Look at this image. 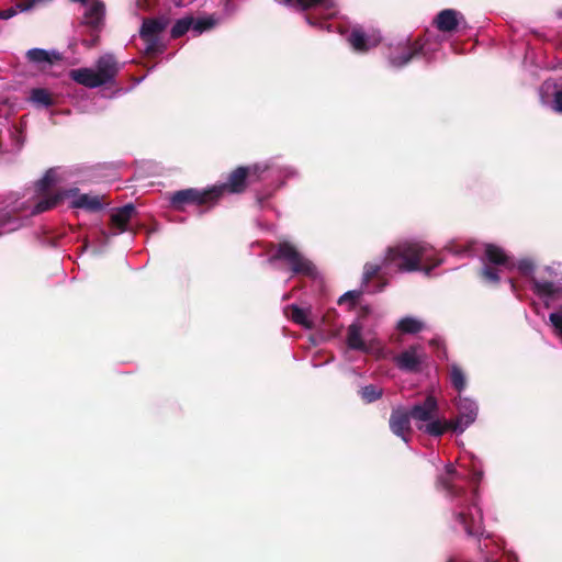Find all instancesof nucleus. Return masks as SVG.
Segmentation results:
<instances>
[{
	"mask_svg": "<svg viewBox=\"0 0 562 562\" xmlns=\"http://www.w3.org/2000/svg\"><path fill=\"white\" fill-rule=\"evenodd\" d=\"M215 199L212 188L205 191H199L195 189L181 190L171 196V203L173 206L180 209L184 204L196 203L204 204Z\"/></svg>",
	"mask_w": 562,
	"mask_h": 562,
	"instance_id": "15",
	"label": "nucleus"
},
{
	"mask_svg": "<svg viewBox=\"0 0 562 562\" xmlns=\"http://www.w3.org/2000/svg\"><path fill=\"white\" fill-rule=\"evenodd\" d=\"M430 344H431V345H435V344H436V345H438V344H439V340H438V339H432Z\"/></svg>",
	"mask_w": 562,
	"mask_h": 562,
	"instance_id": "37",
	"label": "nucleus"
},
{
	"mask_svg": "<svg viewBox=\"0 0 562 562\" xmlns=\"http://www.w3.org/2000/svg\"><path fill=\"white\" fill-rule=\"evenodd\" d=\"M409 411L416 427L427 435L439 437L449 430L448 420L439 418V407L434 396H427L423 403L415 404Z\"/></svg>",
	"mask_w": 562,
	"mask_h": 562,
	"instance_id": "3",
	"label": "nucleus"
},
{
	"mask_svg": "<svg viewBox=\"0 0 562 562\" xmlns=\"http://www.w3.org/2000/svg\"><path fill=\"white\" fill-rule=\"evenodd\" d=\"M359 295H360V292H358V291H349V292L345 293L344 295H341L338 302H339V304H344L347 301L353 302L356 299L359 297Z\"/></svg>",
	"mask_w": 562,
	"mask_h": 562,
	"instance_id": "35",
	"label": "nucleus"
},
{
	"mask_svg": "<svg viewBox=\"0 0 562 562\" xmlns=\"http://www.w3.org/2000/svg\"><path fill=\"white\" fill-rule=\"evenodd\" d=\"M483 477V472L481 469H479L475 464H473V468L471 470L470 475V482L473 484H477Z\"/></svg>",
	"mask_w": 562,
	"mask_h": 562,
	"instance_id": "34",
	"label": "nucleus"
},
{
	"mask_svg": "<svg viewBox=\"0 0 562 562\" xmlns=\"http://www.w3.org/2000/svg\"><path fill=\"white\" fill-rule=\"evenodd\" d=\"M450 381L453 387L459 392L464 390L467 384L465 375L457 364H452L450 368Z\"/></svg>",
	"mask_w": 562,
	"mask_h": 562,
	"instance_id": "27",
	"label": "nucleus"
},
{
	"mask_svg": "<svg viewBox=\"0 0 562 562\" xmlns=\"http://www.w3.org/2000/svg\"><path fill=\"white\" fill-rule=\"evenodd\" d=\"M135 213V207L132 204L124 205L115 210L111 215L112 225L116 228L114 235L122 233L126 229L128 221Z\"/></svg>",
	"mask_w": 562,
	"mask_h": 562,
	"instance_id": "22",
	"label": "nucleus"
},
{
	"mask_svg": "<svg viewBox=\"0 0 562 562\" xmlns=\"http://www.w3.org/2000/svg\"><path fill=\"white\" fill-rule=\"evenodd\" d=\"M65 198L70 199V206L83 209L90 212L101 210L102 203L98 195L80 193L78 189H70L64 192Z\"/></svg>",
	"mask_w": 562,
	"mask_h": 562,
	"instance_id": "16",
	"label": "nucleus"
},
{
	"mask_svg": "<svg viewBox=\"0 0 562 562\" xmlns=\"http://www.w3.org/2000/svg\"><path fill=\"white\" fill-rule=\"evenodd\" d=\"M510 284H512V288L515 289V284L513 283L512 280H509Z\"/></svg>",
	"mask_w": 562,
	"mask_h": 562,
	"instance_id": "39",
	"label": "nucleus"
},
{
	"mask_svg": "<svg viewBox=\"0 0 562 562\" xmlns=\"http://www.w3.org/2000/svg\"><path fill=\"white\" fill-rule=\"evenodd\" d=\"M461 474L453 464L446 465L445 473L438 476L437 485L454 503L453 516L456 521L469 536L483 535L482 512L476 503V490L469 496L465 490L457 486L454 481L461 479Z\"/></svg>",
	"mask_w": 562,
	"mask_h": 562,
	"instance_id": "2",
	"label": "nucleus"
},
{
	"mask_svg": "<svg viewBox=\"0 0 562 562\" xmlns=\"http://www.w3.org/2000/svg\"><path fill=\"white\" fill-rule=\"evenodd\" d=\"M347 345L349 348L369 353L381 351L380 342L376 338L364 340L361 335V326L353 323L348 328Z\"/></svg>",
	"mask_w": 562,
	"mask_h": 562,
	"instance_id": "11",
	"label": "nucleus"
},
{
	"mask_svg": "<svg viewBox=\"0 0 562 562\" xmlns=\"http://www.w3.org/2000/svg\"><path fill=\"white\" fill-rule=\"evenodd\" d=\"M27 58L36 64H52V56L49 52L41 48H32L27 52ZM56 57V55L54 54Z\"/></svg>",
	"mask_w": 562,
	"mask_h": 562,
	"instance_id": "26",
	"label": "nucleus"
},
{
	"mask_svg": "<svg viewBox=\"0 0 562 562\" xmlns=\"http://www.w3.org/2000/svg\"><path fill=\"white\" fill-rule=\"evenodd\" d=\"M360 393L363 400L371 403L380 398L382 391L375 385H367L362 387Z\"/></svg>",
	"mask_w": 562,
	"mask_h": 562,
	"instance_id": "31",
	"label": "nucleus"
},
{
	"mask_svg": "<svg viewBox=\"0 0 562 562\" xmlns=\"http://www.w3.org/2000/svg\"><path fill=\"white\" fill-rule=\"evenodd\" d=\"M168 20L165 18L147 19L143 21L140 27V36L146 42V52L154 54L159 52L158 37L160 33L167 27Z\"/></svg>",
	"mask_w": 562,
	"mask_h": 562,
	"instance_id": "9",
	"label": "nucleus"
},
{
	"mask_svg": "<svg viewBox=\"0 0 562 562\" xmlns=\"http://www.w3.org/2000/svg\"><path fill=\"white\" fill-rule=\"evenodd\" d=\"M70 77L76 82L88 88L102 86V80L100 79L97 70L92 68L74 69L70 71Z\"/></svg>",
	"mask_w": 562,
	"mask_h": 562,
	"instance_id": "20",
	"label": "nucleus"
},
{
	"mask_svg": "<svg viewBox=\"0 0 562 562\" xmlns=\"http://www.w3.org/2000/svg\"><path fill=\"white\" fill-rule=\"evenodd\" d=\"M280 2L300 10L311 9L324 19H330L337 13L334 0H280Z\"/></svg>",
	"mask_w": 562,
	"mask_h": 562,
	"instance_id": "10",
	"label": "nucleus"
},
{
	"mask_svg": "<svg viewBox=\"0 0 562 562\" xmlns=\"http://www.w3.org/2000/svg\"><path fill=\"white\" fill-rule=\"evenodd\" d=\"M313 19H314L313 16H310V15H307V16H306V20H307V22H308L310 24H315V22L313 21Z\"/></svg>",
	"mask_w": 562,
	"mask_h": 562,
	"instance_id": "36",
	"label": "nucleus"
},
{
	"mask_svg": "<svg viewBox=\"0 0 562 562\" xmlns=\"http://www.w3.org/2000/svg\"><path fill=\"white\" fill-rule=\"evenodd\" d=\"M266 168V166L261 167L259 165L237 168L231 173L226 183L212 187L215 198L220 196L224 191H228L231 193H239L244 191L247 177L258 175L260 171H265Z\"/></svg>",
	"mask_w": 562,
	"mask_h": 562,
	"instance_id": "7",
	"label": "nucleus"
},
{
	"mask_svg": "<svg viewBox=\"0 0 562 562\" xmlns=\"http://www.w3.org/2000/svg\"><path fill=\"white\" fill-rule=\"evenodd\" d=\"M540 100L554 112L562 113V83L554 80H546L540 87Z\"/></svg>",
	"mask_w": 562,
	"mask_h": 562,
	"instance_id": "14",
	"label": "nucleus"
},
{
	"mask_svg": "<svg viewBox=\"0 0 562 562\" xmlns=\"http://www.w3.org/2000/svg\"><path fill=\"white\" fill-rule=\"evenodd\" d=\"M485 259L487 265L482 269V274L486 281L497 283L499 272L512 271L515 267L513 259L498 246L487 244L485 246Z\"/></svg>",
	"mask_w": 562,
	"mask_h": 562,
	"instance_id": "4",
	"label": "nucleus"
},
{
	"mask_svg": "<svg viewBox=\"0 0 562 562\" xmlns=\"http://www.w3.org/2000/svg\"><path fill=\"white\" fill-rule=\"evenodd\" d=\"M419 52L422 54H426L424 52V44L416 46L414 49L413 48L407 49L405 53H403L401 55V57L391 56L390 63L395 67H402V66L406 65L413 58V56Z\"/></svg>",
	"mask_w": 562,
	"mask_h": 562,
	"instance_id": "25",
	"label": "nucleus"
},
{
	"mask_svg": "<svg viewBox=\"0 0 562 562\" xmlns=\"http://www.w3.org/2000/svg\"><path fill=\"white\" fill-rule=\"evenodd\" d=\"M411 411L402 407L394 408L390 417L392 432L401 437L405 442L408 441L407 435L411 432Z\"/></svg>",
	"mask_w": 562,
	"mask_h": 562,
	"instance_id": "17",
	"label": "nucleus"
},
{
	"mask_svg": "<svg viewBox=\"0 0 562 562\" xmlns=\"http://www.w3.org/2000/svg\"><path fill=\"white\" fill-rule=\"evenodd\" d=\"M462 15L452 9L442 10L436 18V25L442 32H451L457 29Z\"/></svg>",
	"mask_w": 562,
	"mask_h": 562,
	"instance_id": "21",
	"label": "nucleus"
},
{
	"mask_svg": "<svg viewBox=\"0 0 562 562\" xmlns=\"http://www.w3.org/2000/svg\"><path fill=\"white\" fill-rule=\"evenodd\" d=\"M381 41V36L376 32L364 33L361 30H353L349 36V43L357 52H367L371 47H375Z\"/></svg>",
	"mask_w": 562,
	"mask_h": 562,
	"instance_id": "18",
	"label": "nucleus"
},
{
	"mask_svg": "<svg viewBox=\"0 0 562 562\" xmlns=\"http://www.w3.org/2000/svg\"><path fill=\"white\" fill-rule=\"evenodd\" d=\"M95 70L102 80V85H105L115 77L119 67L112 55H104L99 58Z\"/></svg>",
	"mask_w": 562,
	"mask_h": 562,
	"instance_id": "19",
	"label": "nucleus"
},
{
	"mask_svg": "<svg viewBox=\"0 0 562 562\" xmlns=\"http://www.w3.org/2000/svg\"><path fill=\"white\" fill-rule=\"evenodd\" d=\"M58 179L57 170L49 169L44 177L37 181L36 191L43 194L41 199L33 207L32 214H40L54 207L58 201L65 198L63 193L50 194V189L56 184Z\"/></svg>",
	"mask_w": 562,
	"mask_h": 562,
	"instance_id": "5",
	"label": "nucleus"
},
{
	"mask_svg": "<svg viewBox=\"0 0 562 562\" xmlns=\"http://www.w3.org/2000/svg\"><path fill=\"white\" fill-rule=\"evenodd\" d=\"M397 329L404 334H416L424 329V323L416 317L406 316L398 321Z\"/></svg>",
	"mask_w": 562,
	"mask_h": 562,
	"instance_id": "23",
	"label": "nucleus"
},
{
	"mask_svg": "<svg viewBox=\"0 0 562 562\" xmlns=\"http://www.w3.org/2000/svg\"><path fill=\"white\" fill-rule=\"evenodd\" d=\"M22 209H23L22 206H14V207H13V211H20V210H22Z\"/></svg>",
	"mask_w": 562,
	"mask_h": 562,
	"instance_id": "38",
	"label": "nucleus"
},
{
	"mask_svg": "<svg viewBox=\"0 0 562 562\" xmlns=\"http://www.w3.org/2000/svg\"><path fill=\"white\" fill-rule=\"evenodd\" d=\"M426 358L424 350L419 346H413L394 358L398 369L406 372H417Z\"/></svg>",
	"mask_w": 562,
	"mask_h": 562,
	"instance_id": "12",
	"label": "nucleus"
},
{
	"mask_svg": "<svg viewBox=\"0 0 562 562\" xmlns=\"http://www.w3.org/2000/svg\"><path fill=\"white\" fill-rule=\"evenodd\" d=\"M440 263L435 258L431 247L422 243H403L390 248L382 262L367 263L364 267L363 280L368 282L378 274H386L393 271L411 272L425 269L426 273Z\"/></svg>",
	"mask_w": 562,
	"mask_h": 562,
	"instance_id": "1",
	"label": "nucleus"
},
{
	"mask_svg": "<svg viewBox=\"0 0 562 562\" xmlns=\"http://www.w3.org/2000/svg\"><path fill=\"white\" fill-rule=\"evenodd\" d=\"M216 21L213 18H203L194 21L192 18L187 16L178 20L171 29V36L173 38L182 36L187 33L191 27L196 34H201L202 32L210 30L215 25Z\"/></svg>",
	"mask_w": 562,
	"mask_h": 562,
	"instance_id": "13",
	"label": "nucleus"
},
{
	"mask_svg": "<svg viewBox=\"0 0 562 562\" xmlns=\"http://www.w3.org/2000/svg\"><path fill=\"white\" fill-rule=\"evenodd\" d=\"M533 290L542 299L549 300L559 292V286L551 282H540L533 280Z\"/></svg>",
	"mask_w": 562,
	"mask_h": 562,
	"instance_id": "24",
	"label": "nucleus"
},
{
	"mask_svg": "<svg viewBox=\"0 0 562 562\" xmlns=\"http://www.w3.org/2000/svg\"><path fill=\"white\" fill-rule=\"evenodd\" d=\"M19 226V222L9 214L0 215V234L13 232L18 229Z\"/></svg>",
	"mask_w": 562,
	"mask_h": 562,
	"instance_id": "30",
	"label": "nucleus"
},
{
	"mask_svg": "<svg viewBox=\"0 0 562 562\" xmlns=\"http://www.w3.org/2000/svg\"><path fill=\"white\" fill-rule=\"evenodd\" d=\"M458 416L454 420H448L449 429L457 434H462L477 417V405L468 397L459 396L456 398Z\"/></svg>",
	"mask_w": 562,
	"mask_h": 562,
	"instance_id": "8",
	"label": "nucleus"
},
{
	"mask_svg": "<svg viewBox=\"0 0 562 562\" xmlns=\"http://www.w3.org/2000/svg\"><path fill=\"white\" fill-rule=\"evenodd\" d=\"M30 99L33 103L38 105L48 106L52 104L50 94L45 89H33Z\"/></svg>",
	"mask_w": 562,
	"mask_h": 562,
	"instance_id": "29",
	"label": "nucleus"
},
{
	"mask_svg": "<svg viewBox=\"0 0 562 562\" xmlns=\"http://www.w3.org/2000/svg\"><path fill=\"white\" fill-rule=\"evenodd\" d=\"M549 319L557 336L562 340V307L559 311L551 313Z\"/></svg>",
	"mask_w": 562,
	"mask_h": 562,
	"instance_id": "32",
	"label": "nucleus"
},
{
	"mask_svg": "<svg viewBox=\"0 0 562 562\" xmlns=\"http://www.w3.org/2000/svg\"><path fill=\"white\" fill-rule=\"evenodd\" d=\"M291 318L306 327V328H311L312 327V322L310 321V311L306 310V308H301V307H297V306H292V313H291Z\"/></svg>",
	"mask_w": 562,
	"mask_h": 562,
	"instance_id": "28",
	"label": "nucleus"
},
{
	"mask_svg": "<svg viewBox=\"0 0 562 562\" xmlns=\"http://www.w3.org/2000/svg\"><path fill=\"white\" fill-rule=\"evenodd\" d=\"M276 257L285 260L294 273L312 278L317 276L315 266L290 243H281Z\"/></svg>",
	"mask_w": 562,
	"mask_h": 562,
	"instance_id": "6",
	"label": "nucleus"
},
{
	"mask_svg": "<svg viewBox=\"0 0 562 562\" xmlns=\"http://www.w3.org/2000/svg\"><path fill=\"white\" fill-rule=\"evenodd\" d=\"M517 269L521 274L530 276L533 271V263L528 259H524L517 263Z\"/></svg>",
	"mask_w": 562,
	"mask_h": 562,
	"instance_id": "33",
	"label": "nucleus"
}]
</instances>
